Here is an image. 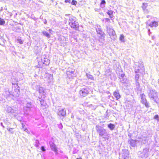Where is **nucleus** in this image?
<instances>
[{
  "instance_id": "obj_1",
  "label": "nucleus",
  "mask_w": 159,
  "mask_h": 159,
  "mask_svg": "<svg viewBox=\"0 0 159 159\" xmlns=\"http://www.w3.org/2000/svg\"><path fill=\"white\" fill-rule=\"evenodd\" d=\"M65 16L68 17L69 19V24L71 28L74 30H78L79 29V25L77 21V19L72 15L70 14H66Z\"/></svg>"
},
{
  "instance_id": "obj_2",
  "label": "nucleus",
  "mask_w": 159,
  "mask_h": 159,
  "mask_svg": "<svg viewBox=\"0 0 159 159\" xmlns=\"http://www.w3.org/2000/svg\"><path fill=\"white\" fill-rule=\"evenodd\" d=\"M147 92L148 96L150 99L154 101L157 104H159V98L157 92L154 89L149 87L148 88Z\"/></svg>"
},
{
  "instance_id": "obj_3",
  "label": "nucleus",
  "mask_w": 159,
  "mask_h": 159,
  "mask_svg": "<svg viewBox=\"0 0 159 159\" xmlns=\"http://www.w3.org/2000/svg\"><path fill=\"white\" fill-rule=\"evenodd\" d=\"M95 129L99 136L104 138L105 139L108 140V138L110 136V134L107 130L103 128V127L99 125H96Z\"/></svg>"
},
{
  "instance_id": "obj_4",
  "label": "nucleus",
  "mask_w": 159,
  "mask_h": 159,
  "mask_svg": "<svg viewBox=\"0 0 159 159\" xmlns=\"http://www.w3.org/2000/svg\"><path fill=\"white\" fill-rule=\"evenodd\" d=\"M134 67L135 73H138L143 75L145 74V68L143 62L141 61L139 62L138 65L135 64Z\"/></svg>"
},
{
  "instance_id": "obj_5",
  "label": "nucleus",
  "mask_w": 159,
  "mask_h": 159,
  "mask_svg": "<svg viewBox=\"0 0 159 159\" xmlns=\"http://www.w3.org/2000/svg\"><path fill=\"white\" fill-rule=\"evenodd\" d=\"M13 86L12 89V96L15 97H19L20 94V87L17 83H12Z\"/></svg>"
},
{
  "instance_id": "obj_6",
  "label": "nucleus",
  "mask_w": 159,
  "mask_h": 159,
  "mask_svg": "<svg viewBox=\"0 0 159 159\" xmlns=\"http://www.w3.org/2000/svg\"><path fill=\"white\" fill-rule=\"evenodd\" d=\"M119 78L120 79V82L125 86H127L128 84V80L126 77L124 73L121 70L120 73H119Z\"/></svg>"
},
{
  "instance_id": "obj_7",
  "label": "nucleus",
  "mask_w": 159,
  "mask_h": 159,
  "mask_svg": "<svg viewBox=\"0 0 159 159\" xmlns=\"http://www.w3.org/2000/svg\"><path fill=\"white\" fill-rule=\"evenodd\" d=\"M107 33L111 37V39L113 40H115L117 36L115 30L112 27H107Z\"/></svg>"
},
{
  "instance_id": "obj_8",
  "label": "nucleus",
  "mask_w": 159,
  "mask_h": 159,
  "mask_svg": "<svg viewBox=\"0 0 159 159\" xmlns=\"http://www.w3.org/2000/svg\"><path fill=\"white\" fill-rule=\"evenodd\" d=\"M34 105L31 102H27L26 106L23 107L24 111L25 113L28 115L29 113L31 111V109L33 107Z\"/></svg>"
},
{
  "instance_id": "obj_9",
  "label": "nucleus",
  "mask_w": 159,
  "mask_h": 159,
  "mask_svg": "<svg viewBox=\"0 0 159 159\" xmlns=\"http://www.w3.org/2000/svg\"><path fill=\"white\" fill-rule=\"evenodd\" d=\"M96 30L97 34L100 36L99 37V40H100V39H101V40L103 41L104 40L105 34L102 30L101 26L100 25L98 26Z\"/></svg>"
},
{
  "instance_id": "obj_10",
  "label": "nucleus",
  "mask_w": 159,
  "mask_h": 159,
  "mask_svg": "<svg viewBox=\"0 0 159 159\" xmlns=\"http://www.w3.org/2000/svg\"><path fill=\"white\" fill-rule=\"evenodd\" d=\"M90 89L86 87L82 88L80 91L79 93L80 96L83 97L88 95L90 92Z\"/></svg>"
},
{
  "instance_id": "obj_11",
  "label": "nucleus",
  "mask_w": 159,
  "mask_h": 159,
  "mask_svg": "<svg viewBox=\"0 0 159 159\" xmlns=\"http://www.w3.org/2000/svg\"><path fill=\"white\" fill-rule=\"evenodd\" d=\"M140 97L141 99V103L145 105L147 108H149L150 107L149 105V102L147 101L145 95L144 93L140 94Z\"/></svg>"
},
{
  "instance_id": "obj_12",
  "label": "nucleus",
  "mask_w": 159,
  "mask_h": 159,
  "mask_svg": "<svg viewBox=\"0 0 159 159\" xmlns=\"http://www.w3.org/2000/svg\"><path fill=\"white\" fill-rule=\"evenodd\" d=\"M36 88L37 91H38L41 95V98H45L46 97V93L44 92L43 88L42 87H40L39 85H36Z\"/></svg>"
},
{
  "instance_id": "obj_13",
  "label": "nucleus",
  "mask_w": 159,
  "mask_h": 159,
  "mask_svg": "<svg viewBox=\"0 0 159 159\" xmlns=\"http://www.w3.org/2000/svg\"><path fill=\"white\" fill-rule=\"evenodd\" d=\"M57 114L61 118L63 119L66 115V110L64 108H59L57 111Z\"/></svg>"
},
{
  "instance_id": "obj_14",
  "label": "nucleus",
  "mask_w": 159,
  "mask_h": 159,
  "mask_svg": "<svg viewBox=\"0 0 159 159\" xmlns=\"http://www.w3.org/2000/svg\"><path fill=\"white\" fill-rule=\"evenodd\" d=\"M41 63L43 65V67L44 66H48L50 63V60L45 57L44 56L41 57Z\"/></svg>"
},
{
  "instance_id": "obj_15",
  "label": "nucleus",
  "mask_w": 159,
  "mask_h": 159,
  "mask_svg": "<svg viewBox=\"0 0 159 159\" xmlns=\"http://www.w3.org/2000/svg\"><path fill=\"white\" fill-rule=\"evenodd\" d=\"M121 153L122 155V159H128L129 152L127 149H123Z\"/></svg>"
},
{
  "instance_id": "obj_16",
  "label": "nucleus",
  "mask_w": 159,
  "mask_h": 159,
  "mask_svg": "<svg viewBox=\"0 0 159 159\" xmlns=\"http://www.w3.org/2000/svg\"><path fill=\"white\" fill-rule=\"evenodd\" d=\"M151 151V149L150 148L149 145L147 144L146 145L145 147L143 149L142 152L146 156V157H148Z\"/></svg>"
},
{
  "instance_id": "obj_17",
  "label": "nucleus",
  "mask_w": 159,
  "mask_h": 159,
  "mask_svg": "<svg viewBox=\"0 0 159 159\" xmlns=\"http://www.w3.org/2000/svg\"><path fill=\"white\" fill-rule=\"evenodd\" d=\"M138 142L139 141L138 140L136 139L134 140L132 139H130L128 141V143L129 144L130 146L133 148L137 147V142Z\"/></svg>"
},
{
  "instance_id": "obj_18",
  "label": "nucleus",
  "mask_w": 159,
  "mask_h": 159,
  "mask_svg": "<svg viewBox=\"0 0 159 159\" xmlns=\"http://www.w3.org/2000/svg\"><path fill=\"white\" fill-rule=\"evenodd\" d=\"M49 144L52 150V151H56L57 149V147L54 142L52 141H49Z\"/></svg>"
},
{
  "instance_id": "obj_19",
  "label": "nucleus",
  "mask_w": 159,
  "mask_h": 159,
  "mask_svg": "<svg viewBox=\"0 0 159 159\" xmlns=\"http://www.w3.org/2000/svg\"><path fill=\"white\" fill-rule=\"evenodd\" d=\"M5 110L8 113L12 114L15 112L14 109L12 107L8 105H7L5 107Z\"/></svg>"
},
{
  "instance_id": "obj_20",
  "label": "nucleus",
  "mask_w": 159,
  "mask_h": 159,
  "mask_svg": "<svg viewBox=\"0 0 159 159\" xmlns=\"http://www.w3.org/2000/svg\"><path fill=\"white\" fill-rule=\"evenodd\" d=\"M38 98H37V102L39 103H40L41 105L42 106H45L46 103L43 99L44 98H41L40 97H38Z\"/></svg>"
},
{
  "instance_id": "obj_21",
  "label": "nucleus",
  "mask_w": 159,
  "mask_h": 159,
  "mask_svg": "<svg viewBox=\"0 0 159 159\" xmlns=\"http://www.w3.org/2000/svg\"><path fill=\"white\" fill-rule=\"evenodd\" d=\"M113 95L116 100H118L120 98L121 95L119 93V91L118 90H116L114 92Z\"/></svg>"
},
{
  "instance_id": "obj_22",
  "label": "nucleus",
  "mask_w": 159,
  "mask_h": 159,
  "mask_svg": "<svg viewBox=\"0 0 159 159\" xmlns=\"http://www.w3.org/2000/svg\"><path fill=\"white\" fill-rule=\"evenodd\" d=\"M158 25V23L157 21H152L149 24H148V26H149L151 27H156Z\"/></svg>"
},
{
  "instance_id": "obj_23",
  "label": "nucleus",
  "mask_w": 159,
  "mask_h": 159,
  "mask_svg": "<svg viewBox=\"0 0 159 159\" xmlns=\"http://www.w3.org/2000/svg\"><path fill=\"white\" fill-rule=\"evenodd\" d=\"M116 125L114 124L110 123L107 125V127L108 129L111 131L113 130L115 128Z\"/></svg>"
},
{
  "instance_id": "obj_24",
  "label": "nucleus",
  "mask_w": 159,
  "mask_h": 159,
  "mask_svg": "<svg viewBox=\"0 0 159 159\" xmlns=\"http://www.w3.org/2000/svg\"><path fill=\"white\" fill-rule=\"evenodd\" d=\"M138 155L139 159H145L147 158L146 157V156L144 155L142 152H139Z\"/></svg>"
},
{
  "instance_id": "obj_25",
  "label": "nucleus",
  "mask_w": 159,
  "mask_h": 159,
  "mask_svg": "<svg viewBox=\"0 0 159 159\" xmlns=\"http://www.w3.org/2000/svg\"><path fill=\"white\" fill-rule=\"evenodd\" d=\"M148 6V4L147 3H143L142 6V8L143 9L144 12L145 13L147 12L148 11L146 9L147 7Z\"/></svg>"
},
{
  "instance_id": "obj_26",
  "label": "nucleus",
  "mask_w": 159,
  "mask_h": 159,
  "mask_svg": "<svg viewBox=\"0 0 159 159\" xmlns=\"http://www.w3.org/2000/svg\"><path fill=\"white\" fill-rule=\"evenodd\" d=\"M106 12L109 16L111 19L112 20L113 16V11L111 10H108L107 11H106Z\"/></svg>"
},
{
  "instance_id": "obj_27",
  "label": "nucleus",
  "mask_w": 159,
  "mask_h": 159,
  "mask_svg": "<svg viewBox=\"0 0 159 159\" xmlns=\"http://www.w3.org/2000/svg\"><path fill=\"white\" fill-rule=\"evenodd\" d=\"M135 75L134 77V80L135 82H139L140 81L139 78L140 74L138 73H135Z\"/></svg>"
},
{
  "instance_id": "obj_28",
  "label": "nucleus",
  "mask_w": 159,
  "mask_h": 159,
  "mask_svg": "<svg viewBox=\"0 0 159 159\" xmlns=\"http://www.w3.org/2000/svg\"><path fill=\"white\" fill-rule=\"evenodd\" d=\"M7 97H11L12 96V91L10 89H8L5 91Z\"/></svg>"
},
{
  "instance_id": "obj_29",
  "label": "nucleus",
  "mask_w": 159,
  "mask_h": 159,
  "mask_svg": "<svg viewBox=\"0 0 159 159\" xmlns=\"http://www.w3.org/2000/svg\"><path fill=\"white\" fill-rule=\"evenodd\" d=\"M70 75L72 78L76 76V72L75 70L74 69H72L70 71H69Z\"/></svg>"
},
{
  "instance_id": "obj_30",
  "label": "nucleus",
  "mask_w": 159,
  "mask_h": 159,
  "mask_svg": "<svg viewBox=\"0 0 159 159\" xmlns=\"http://www.w3.org/2000/svg\"><path fill=\"white\" fill-rule=\"evenodd\" d=\"M13 15V13L11 12H8L7 13L6 12V19L8 20L9 19L11 18V16Z\"/></svg>"
},
{
  "instance_id": "obj_31",
  "label": "nucleus",
  "mask_w": 159,
  "mask_h": 159,
  "mask_svg": "<svg viewBox=\"0 0 159 159\" xmlns=\"http://www.w3.org/2000/svg\"><path fill=\"white\" fill-rule=\"evenodd\" d=\"M42 34L43 36L47 37L48 38H49L51 37V35L50 34L46 31H43L42 32Z\"/></svg>"
},
{
  "instance_id": "obj_32",
  "label": "nucleus",
  "mask_w": 159,
  "mask_h": 159,
  "mask_svg": "<svg viewBox=\"0 0 159 159\" xmlns=\"http://www.w3.org/2000/svg\"><path fill=\"white\" fill-rule=\"evenodd\" d=\"M125 36L123 34H121L119 37V40L122 43H124L125 42Z\"/></svg>"
},
{
  "instance_id": "obj_33",
  "label": "nucleus",
  "mask_w": 159,
  "mask_h": 159,
  "mask_svg": "<svg viewBox=\"0 0 159 159\" xmlns=\"http://www.w3.org/2000/svg\"><path fill=\"white\" fill-rule=\"evenodd\" d=\"M101 2L100 3V7L102 9H103L105 7L106 3L105 0H101Z\"/></svg>"
},
{
  "instance_id": "obj_34",
  "label": "nucleus",
  "mask_w": 159,
  "mask_h": 159,
  "mask_svg": "<svg viewBox=\"0 0 159 159\" xmlns=\"http://www.w3.org/2000/svg\"><path fill=\"white\" fill-rule=\"evenodd\" d=\"M135 85L136 86V89L138 91H141V89L140 88V85L139 82H135Z\"/></svg>"
},
{
  "instance_id": "obj_35",
  "label": "nucleus",
  "mask_w": 159,
  "mask_h": 159,
  "mask_svg": "<svg viewBox=\"0 0 159 159\" xmlns=\"http://www.w3.org/2000/svg\"><path fill=\"white\" fill-rule=\"evenodd\" d=\"M24 41L21 39V37H19L17 39V42L18 43H19L20 44L23 43Z\"/></svg>"
},
{
  "instance_id": "obj_36",
  "label": "nucleus",
  "mask_w": 159,
  "mask_h": 159,
  "mask_svg": "<svg viewBox=\"0 0 159 159\" xmlns=\"http://www.w3.org/2000/svg\"><path fill=\"white\" fill-rule=\"evenodd\" d=\"M35 144H34V146L38 148L40 144L39 141L38 139H36L35 140Z\"/></svg>"
},
{
  "instance_id": "obj_37",
  "label": "nucleus",
  "mask_w": 159,
  "mask_h": 159,
  "mask_svg": "<svg viewBox=\"0 0 159 159\" xmlns=\"http://www.w3.org/2000/svg\"><path fill=\"white\" fill-rule=\"evenodd\" d=\"M86 76L88 78L90 79V80H93V77L92 75L89 74L88 73H86Z\"/></svg>"
},
{
  "instance_id": "obj_38",
  "label": "nucleus",
  "mask_w": 159,
  "mask_h": 159,
  "mask_svg": "<svg viewBox=\"0 0 159 159\" xmlns=\"http://www.w3.org/2000/svg\"><path fill=\"white\" fill-rule=\"evenodd\" d=\"M5 23V22L4 20L1 17H0V25H4Z\"/></svg>"
},
{
  "instance_id": "obj_39",
  "label": "nucleus",
  "mask_w": 159,
  "mask_h": 159,
  "mask_svg": "<svg viewBox=\"0 0 159 159\" xmlns=\"http://www.w3.org/2000/svg\"><path fill=\"white\" fill-rule=\"evenodd\" d=\"M77 1L75 0H72L71 2V4L72 5L76 6L77 4Z\"/></svg>"
},
{
  "instance_id": "obj_40",
  "label": "nucleus",
  "mask_w": 159,
  "mask_h": 159,
  "mask_svg": "<svg viewBox=\"0 0 159 159\" xmlns=\"http://www.w3.org/2000/svg\"><path fill=\"white\" fill-rule=\"evenodd\" d=\"M153 119L159 122V116L158 115H156L153 117Z\"/></svg>"
},
{
  "instance_id": "obj_41",
  "label": "nucleus",
  "mask_w": 159,
  "mask_h": 159,
  "mask_svg": "<svg viewBox=\"0 0 159 159\" xmlns=\"http://www.w3.org/2000/svg\"><path fill=\"white\" fill-rule=\"evenodd\" d=\"M40 149L43 152H45L46 150L45 148V147L44 146H41Z\"/></svg>"
},
{
  "instance_id": "obj_42",
  "label": "nucleus",
  "mask_w": 159,
  "mask_h": 159,
  "mask_svg": "<svg viewBox=\"0 0 159 159\" xmlns=\"http://www.w3.org/2000/svg\"><path fill=\"white\" fill-rule=\"evenodd\" d=\"M38 65L36 66L37 68H42L43 67V65L40 62H38Z\"/></svg>"
},
{
  "instance_id": "obj_43",
  "label": "nucleus",
  "mask_w": 159,
  "mask_h": 159,
  "mask_svg": "<svg viewBox=\"0 0 159 159\" xmlns=\"http://www.w3.org/2000/svg\"><path fill=\"white\" fill-rule=\"evenodd\" d=\"M14 128H9V132L11 134H13L14 132V131L13 130Z\"/></svg>"
},
{
  "instance_id": "obj_44",
  "label": "nucleus",
  "mask_w": 159,
  "mask_h": 159,
  "mask_svg": "<svg viewBox=\"0 0 159 159\" xmlns=\"http://www.w3.org/2000/svg\"><path fill=\"white\" fill-rule=\"evenodd\" d=\"M1 39H2V42H3V44H0L3 46H5V43H6V41L3 39L2 38Z\"/></svg>"
},
{
  "instance_id": "obj_45",
  "label": "nucleus",
  "mask_w": 159,
  "mask_h": 159,
  "mask_svg": "<svg viewBox=\"0 0 159 159\" xmlns=\"http://www.w3.org/2000/svg\"><path fill=\"white\" fill-rule=\"evenodd\" d=\"M58 127L60 129H62L63 128V126L61 123H60L59 125H58Z\"/></svg>"
},
{
  "instance_id": "obj_46",
  "label": "nucleus",
  "mask_w": 159,
  "mask_h": 159,
  "mask_svg": "<svg viewBox=\"0 0 159 159\" xmlns=\"http://www.w3.org/2000/svg\"><path fill=\"white\" fill-rule=\"evenodd\" d=\"M148 35L149 36H150L151 34H152V32L150 31V29H148Z\"/></svg>"
},
{
  "instance_id": "obj_47",
  "label": "nucleus",
  "mask_w": 159,
  "mask_h": 159,
  "mask_svg": "<svg viewBox=\"0 0 159 159\" xmlns=\"http://www.w3.org/2000/svg\"><path fill=\"white\" fill-rule=\"evenodd\" d=\"M42 21H43V22L44 24L46 25L47 24V20L45 19L42 20Z\"/></svg>"
},
{
  "instance_id": "obj_48",
  "label": "nucleus",
  "mask_w": 159,
  "mask_h": 159,
  "mask_svg": "<svg viewBox=\"0 0 159 159\" xmlns=\"http://www.w3.org/2000/svg\"><path fill=\"white\" fill-rule=\"evenodd\" d=\"M108 110H107L106 111V115H105V117H106V118H107V117H109V116H108Z\"/></svg>"
},
{
  "instance_id": "obj_49",
  "label": "nucleus",
  "mask_w": 159,
  "mask_h": 159,
  "mask_svg": "<svg viewBox=\"0 0 159 159\" xmlns=\"http://www.w3.org/2000/svg\"><path fill=\"white\" fill-rule=\"evenodd\" d=\"M71 0H65V3H71Z\"/></svg>"
},
{
  "instance_id": "obj_50",
  "label": "nucleus",
  "mask_w": 159,
  "mask_h": 159,
  "mask_svg": "<svg viewBox=\"0 0 159 159\" xmlns=\"http://www.w3.org/2000/svg\"><path fill=\"white\" fill-rule=\"evenodd\" d=\"M95 11H96L99 12V11L101 10L100 8L98 9L97 8H95L94 9Z\"/></svg>"
},
{
  "instance_id": "obj_51",
  "label": "nucleus",
  "mask_w": 159,
  "mask_h": 159,
  "mask_svg": "<svg viewBox=\"0 0 159 159\" xmlns=\"http://www.w3.org/2000/svg\"><path fill=\"white\" fill-rule=\"evenodd\" d=\"M0 125L1 126L2 128H3V129H4L5 128V126L4 125H3V123L2 122H1L0 123Z\"/></svg>"
},
{
  "instance_id": "obj_52",
  "label": "nucleus",
  "mask_w": 159,
  "mask_h": 159,
  "mask_svg": "<svg viewBox=\"0 0 159 159\" xmlns=\"http://www.w3.org/2000/svg\"><path fill=\"white\" fill-rule=\"evenodd\" d=\"M146 28H148V26H148V24H149L150 23H149L148 21L146 22Z\"/></svg>"
},
{
  "instance_id": "obj_53",
  "label": "nucleus",
  "mask_w": 159,
  "mask_h": 159,
  "mask_svg": "<svg viewBox=\"0 0 159 159\" xmlns=\"http://www.w3.org/2000/svg\"><path fill=\"white\" fill-rule=\"evenodd\" d=\"M132 134L131 133H129L128 134V137L130 138H131L132 136Z\"/></svg>"
},
{
  "instance_id": "obj_54",
  "label": "nucleus",
  "mask_w": 159,
  "mask_h": 159,
  "mask_svg": "<svg viewBox=\"0 0 159 159\" xmlns=\"http://www.w3.org/2000/svg\"><path fill=\"white\" fill-rule=\"evenodd\" d=\"M4 122L7 125H9V122H8L7 120L6 121L5 120H4Z\"/></svg>"
},
{
  "instance_id": "obj_55",
  "label": "nucleus",
  "mask_w": 159,
  "mask_h": 159,
  "mask_svg": "<svg viewBox=\"0 0 159 159\" xmlns=\"http://www.w3.org/2000/svg\"><path fill=\"white\" fill-rule=\"evenodd\" d=\"M53 152H54L55 153V154L56 155H58V150H57V149L56 150V151H53Z\"/></svg>"
},
{
  "instance_id": "obj_56",
  "label": "nucleus",
  "mask_w": 159,
  "mask_h": 159,
  "mask_svg": "<svg viewBox=\"0 0 159 159\" xmlns=\"http://www.w3.org/2000/svg\"><path fill=\"white\" fill-rule=\"evenodd\" d=\"M105 20L107 22H108L110 20V19L108 18H106L105 19Z\"/></svg>"
},
{
  "instance_id": "obj_57",
  "label": "nucleus",
  "mask_w": 159,
  "mask_h": 159,
  "mask_svg": "<svg viewBox=\"0 0 159 159\" xmlns=\"http://www.w3.org/2000/svg\"><path fill=\"white\" fill-rule=\"evenodd\" d=\"M77 151L76 150H75L74 151H73V154H74L76 153H77Z\"/></svg>"
},
{
  "instance_id": "obj_58",
  "label": "nucleus",
  "mask_w": 159,
  "mask_h": 159,
  "mask_svg": "<svg viewBox=\"0 0 159 159\" xmlns=\"http://www.w3.org/2000/svg\"><path fill=\"white\" fill-rule=\"evenodd\" d=\"M155 39V37L154 36H152V40H154Z\"/></svg>"
},
{
  "instance_id": "obj_59",
  "label": "nucleus",
  "mask_w": 159,
  "mask_h": 159,
  "mask_svg": "<svg viewBox=\"0 0 159 159\" xmlns=\"http://www.w3.org/2000/svg\"><path fill=\"white\" fill-rule=\"evenodd\" d=\"M48 31L50 33L52 34V29H49Z\"/></svg>"
},
{
  "instance_id": "obj_60",
  "label": "nucleus",
  "mask_w": 159,
  "mask_h": 159,
  "mask_svg": "<svg viewBox=\"0 0 159 159\" xmlns=\"http://www.w3.org/2000/svg\"><path fill=\"white\" fill-rule=\"evenodd\" d=\"M109 98H110L111 100L112 101V99H114V98L112 96L111 97H110L109 96Z\"/></svg>"
},
{
  "instance_id": "obj_61",
  "label": "nucleus",
  "mask_w": 159,
  "mask_h": 159,
  "mask_svg": "<svg viewBox=\"0 0 159 159\" xmlns=\"http://www.w3.org/2000/svg\"><path fill=\"white\" fill-rule=\"evenodd\" d=\"M58 40L59 41H61V38L60 37H59L58 38Z\"/></svg>"
},
{
  "instance_id": "obj_62",
  "label": "nucleus",
  "mask_w": 159,
  "mask_h": 159,
  "mask_svg": "<svg viewBox=\"0 0 159 159\" xmlns=\"http://www.w3.org/2000/svg\"><path fill=\"white\" fill-rule=\"evenodd\" d=\"M3 10V7H1L0 9V11H1Z\"/></svg>"
},
{
  "instance_id": "obj_63",
  "label": "nucleus",
  "mask_w": 159,
  "mask_h": 159,
  "mask_svg": "<svg viewBox=\"0 0 159 159\" xmlns=\"http://www.w3.org/2000/svg\"><path fill=\"white\" fill-rule=\"evenodd\" d=\"M99 14L100 15H103V13L102 11H99Z\"/></svg>"
},
{
  "instance_id": "obj_64",
  "label": "nucleus",
  "mask_w": 159,
  "mask_h": 159,
  "mask_svg": "<svg viewBox=\"0 0 159 159\" xmlns=\"http://www.w3.org/2000/svg\"><path fill=\"white\" fill-rule=\"evenodd\" d=\"M64 158H68L67 156L66 155L64 156Z\"/></svg>"
}]
</instances>
